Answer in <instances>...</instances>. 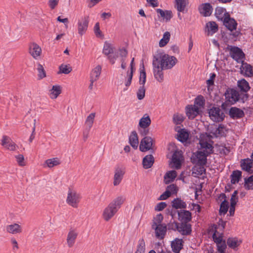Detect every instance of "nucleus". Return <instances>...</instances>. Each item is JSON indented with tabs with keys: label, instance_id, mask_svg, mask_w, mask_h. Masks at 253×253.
<instances>
[{
	"label": "nucleus",
	"instance_id": "nucleus-32",
	"mask_svg": "<svg viewBox=\"0 0 253 253\" xmlns=\"http://www.w3.org/2000/svg\"><path fill=\"white\" fill-rule=\"evenodd\" d=\"M177 173L175 170H170L166 173L164 176V182L168 184L172 182L176 177Z\"/></svg>",
	"mask_w": 253,
	"mask_h": 253
},
{
	"label": "nucleus",
	"instance_id": "nucleus-38",
	"mask_svg": "<svg viewBox=\"0 0 253 253\" xmlns=\"http://www.w3.org/2000/svg\"><path fill=\"white\" fill-rule=\"evenodd\" d=\"M189 137V133L185 129H181L178 131L177 139L182 142H185Z\"/></svg>",
	"mask_w": 253,
	"mask_h": 253
},
{
	"label": "nucleus",
	"instance_id": "nucleus-22",
	"mask_svg": "<svg viewBox=\"0 0 253 253\" xmlns=\"http://www.w3.org/2000/svg\"><path fill=\"white\" fill-rule=\"evenodd\" d=\"M178 219L182 222L187 223L191 219V213L188 211L180 210L178 212Z\"/></svg>",
	"mask_w": 253,
	"mask_h": 253
},
{
	"label": "nucleus",
	"instance_id": "nucleus-9",
	"mask_svg": "<svg viewBox=\"0 0 253 253\" xmlns=\"http://www.w3.org/2000/svg\"><path fill=\"white\" fill-rule=\"evenodd\" d=\"M152 228L155 230V236L157 238L160 240L164 238L167 230L166 224L163 223L159 225L152 224Z\"/></svg>",
	"mask_w": 253,
	"mask_h": 253
},
{
	"label": "nucleus",
	"instance_id": "nucleus-13",
	"mask_svg": "<svg viewBox=\"0 0 253 253\" xmlns=\"http://www.w3.org/2000/svg\"><path fill=\"white\" fill-rule=\"evenodd\" d=\"M1 145L9 151H15L18 146L8 136L4 135L1 139Z\"/></svg>",
	"mask_w": 253,
	"mask_h": 253
},
{
	"label": "nucleus",
	"instance_id": "nucleus-36",
	"mask_svg": "<svg viewBox=\"0 0 253 253\" xmlns=\"http://www.w3.org/2000/svg\"><path fill=\"white\" fill-rule=\"evenodd\" d=\"M172 206L175 209H185L187 205L186 203L181 199L176 198L172 201Z\"/></svg>",
	"mask_w": 253,
	"mask_h": 253
},
{
	"label": "nucleus",
	"instance_id": "nucleus-46",
	"mask_svg": "<svg viewBox=\"0 0 253 253\" xmlns=\"http://www.w3.org/2000/svg\"><path fill=\"white\" fill-rule=\"evenodd\" d=\"M176 7L179 12H183L186 5V0H175Z\"/></svg>",
	"mask_w": 253,
	"mask_h": 253
},
{
	"label": "nucleus",
	"instance_id": "nucleus-19",
	"mask_svg": "<svg viewBox=\"0 0 253 253\" xmlns=\"http://www.w3.org/2000/svg\"><path fill=\"white\" fill-rule=\"evenodd\" d=\"M125 171L121 168H117L115 169L113 178V185L115 186L119 185L123 178Z\"/></svg>",
	"mask_w": 253,
	"mask_h": 253
},
{
	"label": "nucleus",
	"instance_id": "nucleus-41",
	"mask_svg": "<svg viewBox=\"0 0 253 253\" xmlns=\"http://www.w3.org/2000/svg\"><path fill=\"white\" fill-rule=\"evenodd\" d=\"M157 13L159 14L160 15L166 19L167 21H169L172 17V12L171 11L166 10L164 11L161 9H157L156 10Z\"/></svg>",
	"mask_w": 253,
	"mask_h": 253
},
{
	"label": "nucleus",
	"instance_id": "nucleus-4",
	"mask_svg": "<svg viewBox=\"0 0 253 253\" xmlns=\"http://www.w3.org/2000/svg\"><path fill=\"white\" fill-rule=\"evenodd\" d=\"M225 97V103L227 105H233L239 99L240 95L236 90L233 88H228L224 93Z\"/></svg>",
	"mask_w": 253,
	"mask_h": 253
},
{
	"label": "nucleus",
	"instance_id": "nucleus-6",
	"mask_svg": "<svg viewBox=\"0 0 253 253\" xmlns=\"http://www.w3.org/2000/svg\"><path fill=\"white\" fill-rule=\"evenodd\" d=\"M153 72L155 79L159 83H162L164 80L163 70H166L160 65L159 62L153 58L152 61Z\"/></svg>",
	"mask_w": 253,
	"mask_h": 253
},
{
	"label": "nucleus",
	"instance_id": "nucleus-27",
	"mask_svg": "<svg viewBox=\"0 0 253 253\" xmlns=\"http://www.w3.org/2000/svg\"><path fill=\"white\" fill-rule=\"evenodd\" d=\"M229 115L232 118H241L244 116V112L241 109L231 107L229 110Z\"/></svg>",
	"mask_w": 253,
	"mask_h": 253
},
{
	"label": "nucleus",
	"instance_id": "nucleus-8",
	"mask_svg": "<svg viewBox=\"0 0 253 253\" xmlns=\"http://www.w3.org/2000/svg\"><path fill=\"white\" fill-rule=\"evenodd\" d=\"M208 113L211 119L215 122H221L224 118V113L219 107H212L209 110Z\"/></svg>",
	"mask_w": 253,
	"mask_h": 253
},
{
	"label": "nucleus",
	"instance_id": "nucleus-61",
	"mask_svg": "<svg viewBox=\"0 0 253 253\" xmlns=\"http://www.w3.org/2000/svg\"><path fill=\"white\" fill-rule=\"evenodd\" d=\"M166 190L170 192V194L171 195L176 193L177 189L176 186L175 184H172L168 186Z\"/></svg>",
	"mask_w": 253,
	"mask_h": 253
},
{
	"label": "nucleus",
	"instance_id": "nucleus-7",
	"mask_svg": "<svg viewBox=\"0 0 253 253\" xmlns=\"http://www.w3.org/2000/svg\"><path fill=\"white\" fill-rule=\"evenodd\" d=\"M172 229L177 230L182 235H189L192 232L191 225L190 223L174 222Z\"/></svg>",
	"mask_w": 253,
	"mask_h": 253
},
{
	"label": "nucleus",
	"instance_id": "nucleus-33",
	"mask_svg": "<svg viewBox=\"0 0 253 253\" xmlns=\"http://www.w3.org/2000/svg\"><path fill=\"white\" fill-rule=\"evenodd\" d=\"M61 92V87L58 85H53L49 90V96L51 99H56Z\"/></svg>",
	"mask_w": 253,
	"mask_h": 253
},
{
	"label": "nucleus",
	"instance_id": "nucleus-1",
	"mask_svg": "<svg viewBox=\"0 0 253 253\" xmlns=\"http://www.w3.org/2000/svg\"><path fill=\"white\" fill-rule=\"evenodd\" d=\"M199 144L201 150L193 153L191 157V161L193 164L204 166L207 163V157L208 155L213 153V147L212 144L203 140H200Z\"/></svg>",
	"mask_w": 253,
	"mask_h": 253
},
{
	"label": "nucleus",
	"instance_id": "nucleus-40",
	"mask_svg": "<svg viewBox=\"0 0 253 253\" xmlns=\"http://www.w3.org/2000/svg\"><path fill=\"white\" fill-rule=\"evenodd\" d=\"M238 86L241 91L245 92L248 91L250 89L249 83L245 79L238 81Z\"/></svg>",
	"mask_w": 253,
	"mask_h": 253
},
{
	"label": "nucleus",
	"instance_id": "nucleus-23",
	"mask_svg": "<svg viewBox=\"0 0 253 253\" xmlns=\"http://www.w3.org/2000/svg\"><path fill=\"white\" fill-rule=\"evenodd\" d=\"M6 231L10 234H16L22 232V227L17 223L11 224L6 226Z\"/></svg>",
	"mask_w": 253,
	"mask_h": 253
},
{
	"label": "nucleus",
	"instance_id": "nucleus-42",
	"mask_svg": "<svg viewBox=\"0 0 253 253\" xmlns=\"http://www.w3.org/2000/svg\"><path fill=\"white\" fill-rule=\"evenodd\" d=\"M225 127L221 125H219L218 127H216L213 129V132H211L213 135L217 137L220 136H223L225 134Z\"/></svg>",
	"mask_w": 253,
	"mask_h": 253
},
{
	"label": "nucleus",
	"instance_id": "nucleus-55",
	"mask_svg": "<svg viewBox=\"0 0 253 253\" xmlns=\"http://www.w3.org/2000/svg\"><path fill=\"white\" fill-rule=\"evenodd\" d=\"M37 70H38V78L39 80L42 79L43 78L45 77V76H46L45 72L44 70L43 66L41 64H38Z\"/></svg>",
	"mask_w": 253,
	"mask_h": 253
},
{
	"label": "nucleus",
	"instance_id": "nucleus-62",
	"mask_svg": "<svg viewBox=\"0 0 253 253\" xmlns=\"http://www.w3.org/2000/svg\"><path fill=\"white\" fill-rule=\"evenodd\" d=\"M17 162L20 166H24L25 165V163L24 162V158L23 155L21 154H19L17 156H15Z\"/></svg>",
	"mask_w": 253,
	"mask_h": 253
},
{
	"label": "nucleus",
	"instance_id": "nucleus-35",
	"mask_svg": "<svg viewBox=\"0 0 253 253\" xmlns=\"http://www.w3.org/2000/svg\"><path fill=\"white\" fill-rule=\"evenodd\" d=\"M154 158L152 155L146 156L143 159V167L146 169L151 168L154 163Z\"/></svg>",
	"mask_w": 253,
	"mask_h": 253
},
{
	"label": "nucleus",
	"instance_id": "nucleus-48",
	"mask_svg": "<svg viewBox=\"0 0 253 253\" xmlns=\"http://www.w3.org/2000/svg\"><path fill=\"white\" fill-rule=\"evenodd\" d=\"M228 203L226 200H224L220 204L219 209V213L220 215H224L228 211Z\"/></svg>",
	"mask_w": 253,
	"mask_h": 253
},
{
	"label": "nucleus",
	"instance_id": "nucleus-10",
	"mask_svg": "<svg viewBox=\"0 0 253 253\" xmlns=\"http://www.w3.org/2000/svg\"><path fill=\"white\" fill-rule=\"evenodd\" d=\"M230 54L232 58L237 62L242 63L243 62L245 54L239 47L236 46L231 47L230 50Z\"/></svg>",
	"mask_w": 253,
	"mask_h": 253
},
{
	"label": "nucleus",
	"instance_id": "nucleus-29",
	"mask_svg": "<svg viewBox=\"0 0 253 253\" xmlns=\"http://www.w3.org/2000/svg\"><path fill=\"white\" fill-rule=\"evenodd\" d=\"M242 172L239 170L233 171L230 175L231 183L232 184L238 183L242 178Z\"/></svg>",
	"mask_w": 253,
	"mask_h": 253
},
{
	"label": "nucleus",
	"instance_id": "nucleus-2",
	"mask_svg": "<svg viewBox=\"0 0 253 253\" xmlns=\"http://www.w3.org/2000/svg\"><path fill=\"white\" fill-rule=\"evenodd\" d=\"M126 198L119 196L114 199L104 209L102 213V217L105 221H109L117 212L124 204Z\"/></svg>",
	"mask_w": 253,
	"mask_h": 253
},
{
	"label": "nucleus",
	"instance_id": "nucleus-28",
	"mask_svg": "<svg viewBox=\"0 0 253 253\" xmlns=\"http://www.w3.org/2000/svg\"><path fill=\"white\" fill-rule=\"evenodd\" d=\"M78 233L74 230H70L68 234L67 243L69 247L71 248L74 245Z\"/></svg>",
	"mask_w": 253,
	"mask_h": 253
},
{
	"label": "nucleus",
	"instance_id": "nucleus-47",
	"mask_svg": "<svg viewBox=\"0 0 253 253\" xmlns=\"http://www.w3.org/2000/svg\"><path fill=\"white\" fill-rule=\"evenodd\" d=\"M244 187L248 190L253 189V175L245 179Z\"/></svg>",
	"mask_w": 253,
	"mask_h": 253
},
{
	"label": "nucleus",
	"instance_id": "nucleus-15",
	"mask_svg": "<svg viewBox=\"0 0 253 253\" xmlns=\"http://www.w3.org/2000/svg\"><path fill=\"white\" fill-rule=\"evenodd\" d=\"M186 114L189 119H193L199 114V108L195 105H187L185 108Z\"/></svg>",
	"mask_w": 253,
	"mask_h": 253
},
{
	"label": "nucleus",
	"instance_id": "nucleus-54",
	"mask_svg": "<svg viewBox=\"0 0 253 253\" xmlns=\"http://www.w3.org/2000/svg\"><path fill=\"white\" fill-rule=\"evenodd\" d=\"M184 120V117L182 114H174L173 117V121L174 124L179 125L182 123Z\"/></svg>",
	"mask_w": 253,
	"mask_h": 253
},
{
	"label": "nucleus",
	"instance_id": "nucleus-53",
	"mask_svg": "<svg viewBox=\"0 0 253 253\" xmlns=\"http://www.w3.org/2000/svg\"><path fill=\"white\" fill-rule=\"evenodd\" d=\"M59 73L68 74L72 71V68L69 65L62 64L59 67Z\"/></svg>",
	"mask_w": 253,
	"mask_h": 253
},
{
	"label": "nucleus",
	"instance_id": "nucleus-59",
	"mask_svg": "<svg viewBox=\"0 0 253 253\" xmlns=\"http://www.w3.org/2000/svg\"><path fill=\"white\" fill-rule=\"evenodd\" d=\"M217 250L220 253H224L226 248L225 242L224 241L217 244Z\"/></svg>",
	"mask_w": 253,
	"mask_h": 253
},
{
	"label": "nucleus",
	"instance_id": "nucleus-63",
	"mask_svg": "<svg viewBox=\"0 0 253 253\" xmlns=\"http://www.w3.org/2000/svg\"><path fill=\"white\" fill-rule=\"evenodd\" d=\"M167 206V204L165 202H161L158 203L155 208V210L156 211H162Z\"/></svg>",
	"mask_w": 253,
	"mask_h": 253
},
{
	"label": "nucleus",
	"instance_id": "nucleus-24",
	"mask_svg": "<svg viewBox=\"0 0 253 253\" xmlns=\"http://www.w3.org/2000/svg\"><path fill=\"white\" fill-rule=\"evenodd\" d=\"M199 11L200 13L204 16H209L212 13V8L210 3H206L201 5Z\"/></svg>",
	"mask_w": 253,
	"mask_h": 253
},
{
	"label": "nucleus",
	"instance_id": "nucleus-26",
	"mask_svg": "<svg viewBox=\"0 0 253 253\" xmlns=\"http://www.w3.org/2000/svg\"><path fill=\"white\" fill-rule=\"evenodd\" d=\"M215 15L218 20L223 21L225 17L229 14L227 12L225 8L218 6L215 9Z\"/></svg>",
	"mask_w": 253,
	"mask_h": 253
},
{
	"label": "nucleus",
	"instance_id": "nucleus-11",
	"mask_svg": "<svg viewBox=\"0 0 253 253\" xmlns=\"http://www.w3.org/2000/svg\"><path fill=\"white\" fill-rule=\"evenodd\" d=\"M89 20L88 16L81 18L78 21V31L81 36L84 35L87 30Z\"/></svg>",
	"mask_w": 253,
	"mask_h": 253
},
{
	"label": "nucleus",
	"instance_id": "nucleus-14",
	"mask_svg": "<svg viewBox=\"0 0 253 253\" xmlns=\"http://www.w3.org/2000/svg\"><path fill=\"white\" fill-rule=\"evenodd\" d=\"M152 138L149 136H146L141 140L139 145V149L142 152H146L152 148Z\"/></svg>",
	"mask_w": 253,
	"mask_h": 253
},
{
	"label": "nucleus",
	"instance_id": "nucleus-39",
	"mask_svg": "<svg viewBox=\"0 0 253 253\" xmlns=\"http://www.w3.org/2000/svg\"><path fill=\"white\" fill-rule=\"evenodd\" d=\"M241 243V241L237 238H229L227 241L228 246L232 249H235L239 246Z\"/></svg>",
	"mask_w": 253,
	"mask_h": 253
},
{
	"label": "nucleus",
	"instance_id": "nucleus-52",
	"mask_svg": "<svg viewBox=\"0 0 253 253\" xmlns=\"http://www.w3.org/2000/svg\"><path fill=\"white\" fill-rule=\"evenodd\" d=\"M145 251V244L143 239L138 241L137 250L135 253H144Z\"/></svg>",
	"mask_w": 253,
	"mask_h": 253
},
{
	"label": "nucleus",
	"instance_id": "nucleus-21",
	"mask_svg": "<svg viewBox=\"0 0 253 253\" xmlns=\"http://www.w3.org/2000/svg\"><path fill=\"white\" fill-rule=\"evenodd\" d=\"M218 30V25L213 21H210L206 23L205 31L208 36H212Z\"/></svg>",
	"mask_w": 253,
	"mask_h": 253
},
{
	"label": "nucleus",
	"instance_id": "nucleus-50",
	"mask_svg": "<svg viewBox=\"0 0 253 253\" xmlns=\"http://www.w3.org/2000/svg\"><path fill=\"white\" fill-rule=\"evenodd\" d=\"M132 76L133 74L132 73V71H127L125 81V85L126 87L124 88V91L126 90L128 87L131 84Z\"/></svg>",
	"mask_w": 253,
	"mask_h": 253
},
{
	"label": "nucleus",
	"instance_id": "nucleus-43",
	"mask_svg": "<svg viewBox=\"0 0 253 253\" xmlns=\"http://www.w3.org/2000/svg\"><path fill=\"white\" fill-rule=\"evenodd\" d=\"M113 49L114 47L111 43L107 42H105L103 49V53L105 55H109V54L113 53Z\"/></svg>",
	"mask_w": 253,
	"mask_h": 253
},
{
	"label": "nucleus",
	"instance_id": "nucleus-51",
	"mask_svg": "<svg viewBox=\"0 0 253 253\" xmlns=\"http://www.w3.org/2000/svg\"><path fill=\"white\" fill-rule=\"evenodd\" d=\"M132 76L133 74L132 73V71H127L125 81V85L126 87L124 88V91L126 90L128 87L131 84Z\"/></svg>",
	"mask_w": 253,
	"mask_h": 253
},
{
	"label": "nucleus",
	"instance_id": "nucleus-37",
	"mask_svg": "<svg viewBox=\"0 0 253 253\" xmlns=\"http://www.w3.org/2000/svg\"><path fill=\"white\" fill-rule=\"evenodd\" d=\"M101 70L102 67L100 65L96 66L92 70L90 78L97 81L100 75Z\"/></svg>",
	"mask_w": 253,
	"mask_h": 253
},
{
	"label": "nucleus",
	"instance_id": "nucleus-16",
	"mask_svg": "<svg viewBox=\"0 0 253 253\" xmlns=\"http://www.w3.org/2000/svg\"><path fill=\"white\" fill-rule=\"evenodd\" d=\"M29 53L35 59H39L42 53L41 47L36 43H32L29 46Z\"/></svg>",
	"mask_w": 253,
	"mask_h": 253
},
{
	"label": "nucleus",
	"instance_id": "nucleus-49",
	"mask_svg": "<svg viewBox=\"0 0 253 253\" xmlns=\"http://www.w3.org/2000/svg\"><path fill=\"white\" fill-rule=\"evenodd\" d=\"M146 75L145 71L144 66L142 67V69H141L140 72L139 81V83L141 86H144V84L146 83Z\"/></svg>",
	"mask_w": 253,
	"mask_h": 253
},
{
	"label": "nucleus",
	"instance_id": "nucleus-56",
	"mask_svg": "<svg viewBox=\"0 0 253 253\" xmlns=\"http://www.w3.org/2000/svg\"><path fill=\"white\" fill-rule=\"evenodd\" d=\"M145 88L143 86H140L136 93L137 97L139 100L143 99L145 95Z\"/></svg>",
	"mask_w": 253,
	"mask_h": 253
},
{
	"label": "nucleus",
	"instance_id": "nucleus-34",
	"mask_svg": "<svg viewBox=\"0 0 253 253\" xmlns=\"http://www.w3.org/2000/svg\"><path fill=\"white\" fill-rule=\"evenodd\" d=\"M129 141L130 145L134 148L136 149L138 145V136L136 131L131 132L129 137Z\"/></svg>",
	"mask_w": 253,
	"mask_h": 253
},
{
	"label": "nucleus",
	"instance_id": "nucleus-5",
	"mask_svg": "<svg viewBox=\"0 0 253 253\" xmlns=\"http://www.w3.org/2000/svg\"><path fill=\"white\" fill-rule=\"evenodd\" d=\"M81 199V196L76 191L69 189L66 199L67 203L73 208H77Z\"/></svg>",
	"mask_w": 253,
	"mask_h": 253
},
{
	"label": "nucleus",
	"instance_id": "nucleus-17",
	"mask_svg": "<svg viewBox=\"0 0 253 253\" xmlns=\"http://www.w3.org/2000/svg\"><path fill=\"white\" fill-rule=\"evenodd\" d=\"M240 165L243 170L248 172L250 174L253 173V163L250 159L247 158L242 160Z\"/></svg>",
	"mask_w": 253,
	"mask_h": 253
},
{
	"label": "nucleus",
	"instance_id": "nucleus-58",
	"mask_svg": "<svg viewBox=\"0 0 253 253\" xmlns=\"http://www.w3.org/2000/svg\"><path fill=\"white\" fill-rule=\"evenodd\" d=\"M238 191L235 190L233 193L231 195V199H230V205H236L238 202Z\"/></svg>",
	"mask_w": 253,
	"mask_h": 253
},
{
	"label": "nucleus",
	"instance_id": "nucleus-25",
	"mask_svg": "<svg viewBox=\"0 0 253 253\" xmlns=\"http://www.w3.org/2000/svg\"><path fill=\"white\" fill-rule=\"evenodd\" d=\"M183 241L182 239L176 238L171 243V246L173 252L179 253L183 248Z\"/></svg>",
	"mask_w": 253,
	"mask_h": 253
},
{
	"label": "nucleus",
	"instance_id": "nucleus-44",
	"mask_svg": "<svg viewBox=\"0 0 253 253\" xmlns=\"http://www.w3.org/2000/svg\"><path fill=\"white\" fill-rule=\"evenodd\" d=\"M170 34L169 32H166L163 35V38L159 42V46L160 47H164L169 42L170 39Z\"/></svg>",
	"mask_w": 253,
	"mask_h": 253
},
{
	"label": "nucleus",
	"instance_id": "nucleus-18",
	"mask_svg": "<svg viewBox=\"0 0 253 253\" xmlns=\"http://www.w3.org/2000/svg\"><path fill=\"white\" fill-rule=\"evenodd\" d=\"M222 21L224 25L230 31L232 32L236 29L237 23L234 19L231 18L230 15H227Z\"/></svg>",
	"mask_w": 253,
	"mask_h": 253
},
{
	"label": "nucleus",
	"instance_id": "nucleus-3",
	"mask_svg": "<svg viewBox=\"0 0 253 253\" xmlns=\"http://www.w3.org/2000/svg\"><path fill=\"white\" fill-rule=\"evenodd\" d=\"M153 58L166 70L171 69L177 62L175 57L166 54L161 50L157 51L154 54Z\"/></svg>",
	"mask_w": 253,
	"mask_h": 253
},
{
	"label": "nucleus",
	"instance_id": "nucleus-30",
	"mask_svg": "<svg viewBox=\"0 0 253 253\" xmlns=\"http://www.w3.org/2000/svg\"><path fill=\"white\" fill-rule=\"evenodd\" d=\"M151 120L149 116L145 114L140 120L139 126L142 128L145 129L147 128L151 124Z\"/></svg>",
	"mask_w": 253,
	"mask_h": 253
},
{
	"label": "nucleus",
	"instance_id": "nucleus-12",
	"mask_svg": "<svg viewBox=\"0 0 253 253\" xmlns=\"http://www.w3.org/2000/svg\"><path fill=\"white\" fill-rule=\"evenodd\" d=\"M183 160V158L182 151H175L173 154L172 157V167L176 169H180Z\"/></svg>",
	"mask_w": 253,
	"mask_h": 253
},
{
	"label": "nucleus",
	"instance_id": "nucleus-57",
	"mask_svg": "<svg viewBox=\"0 0 253 253\" xmlns=\"http://www.w3.org/2000/svg\"><path fill=\"white\" fill-rule=\"evenodd\" d=\"M198 107H203L205 105V99L204 97L202 95L197 96L194 101V104Z\"/></svg>",
	"mask_w": 253,
	"mask_h": 253
},
{
	"label": "nucleus",
	"instance_id": "nucleus-20",
	"mask_svg": "<svg viewBox=\"0 0 253 253\" xmlns=\"http://www.w3.org/2000/svg\"><path fill=\"white\" fill-rule=\"evenodd\" d=\"M242 64L240 67L241 73L245 76L251 77L253 76V68L251 65L247 63L242 62Z\"/></svg>",
	"mask_w": 253,
	"mask_h": 253
},
{
	"label": "nucleus",
	"instance_id": "nucleus-31",
	"mask_svg": "<svg viewBox=\"0 0 253 253\" xmlns=\"http://www.w3.org/2000/svg\"><path fill=\"white\" fill-rule=\"evenodd\" d=\"M60 164V160L58 158H53L46 160L43 164V167L52 168Z\"/></svg>",
	"mask_w": 253,
	"mask_h": 253
},
{
	"label": "nucleus",
	"instance_id": "nucleus-64",
	"mask_svg": "<svg viewBox=\"0 0 253 253\" xmlns=\"http://www.w3.org/2000/svg\"><path fill=\"white\" fill-rule=\"evenodd\" d=\"M212 238L214 242L216 243V244L220 243L221 242H223L222 236L221 235H217L215 232L213 234Z\"/></svg>",
	"mask_w": 253,
	"mask_h": 253
},
{
	"label": "nucleus",
	"instance_id": "nucleus-60",
	"mask_svg": "<svg viewBox=\"0 0 253 253\" xmlns=\"http://www.w3.org/2000/svg\"><path fill=\"white\" fill-rule=\"evenodd\" d=\"M163 220V216L162 214L160 213V214L157 215L156 217H155L152 224H156L157 225L162 224V222Z\"/></svg>",
	"mask_w": 253,
	"mask_h": 253
},
{
	"label": "nucleus",
	"instance_id": "nucleus-45",
	"mask_svg": "<svg viewBox=\"0 0 253 253\" xmlns=\"http://www.w3.org/2000/svg\"><path fill=\"white\" fill-rule=\"evenodd\" d=\"M95 116V113H92L87 117L85 122V127H89V128H91L94 122Z\"/></svg>",
	"mask_w": 253,
	"mask_h": 253
}]
</instances>
